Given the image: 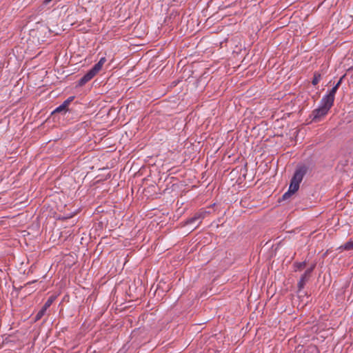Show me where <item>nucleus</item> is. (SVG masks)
Instances as JSON below:
<instances>
[{
    "label": "nucleus",
    "mask_w": 353,
    "mask_h": 353,
    "mask_svg": "<svg viewBox=\"0 0 353 353\" xmlns=\"http://www.w3.org/2000/svg\"><path fill=\"white\" fill-rule=\"evenodd\" d=\"M332 106V104L321 99L319 107L314 109L310 115V118L312 119L311 121L314 123L321 121L328 114Z\"/></svg>",
    "instance_id": "obj_1"
},
{
    "label": "nucleus",
    "mask_w": 353,
    "mask_h": 353,
    "mask_svg": "<svg viewBox=\"0 0 353 353\" xmlns=\"http://www.w3.org/2000/svg\"><path fill=\"white\" fill-rule=\"evenodd\" d=\"M46 311L47 310L42 307L41 309L37 313V314L34 317V321H39L44 316Z\"/></svg>",
    "instance_id": "obj_13"
},
{
    "label": "nucleus",
    "mask_w": 353,
    "mask_h": 353,
    "mask_svg": "<svg viewBox=\"0 0 353 353\" xmlns=\"http://www.w3.org/2000/svg\"><path fill=\"white\" fill-rule=\"evenodd\" d=\"M36 282H37V281H36V280H34V281H32L28 282V283H26L24 285V286H21L19 288H18V289H17V290H21L22 288H26L28 285H31V284H32V283H36Z\"/></svg>",
    "instance_id": "obj_14"
},
{
    "label": "nucleus",
    "mask_w": 353,
    "mask_h": 353,
    "mask_svg": "<svg viewBox=\"0 0 353 353\" xmlns=\"http://www.w3.org/2000/svg\"><path fill=\"white\" fill-rule=\"evenodd\" d=\"M74 96L70 97L65 101H64V102L65 103V104H68L69 105L71 103V102L74 100Z\"/></svg>",
    "instance_id": "obj_16"
},
{
    "label": "nucleus",
    "mask_w": 353,
    "mask_h": 353,
    "mask_svg": "<svg viewBox=\"0 0 353 353\" xmlns=\"http://www.w3.org/2000/svg\"><path fill=\"white\" fill-rule=\"evenodd\" d=\"M339 89V87L334 85L329 92L328 94H325L322 99L326 101L327 102L334 105L335 94Z\"/></svg>",
    "instance_id": "obj_6"
},
{
    "label": "nucleus",
    "mask_w": 353,
    "mask_h": 353,
    "mask_svg": "<svg viewBox=\"0 0 353 353\" xmlns=\"http://www.w3.org/2000/svg\"><path fill=\"white\" fill-rule=\"evenodd\" d=\"M346 74H343L340 79L338 81V82L336 83L335 85L338 86L339 88L340 87L341 84L343 82V79L345 77Z\"/></svg>",
    "instance_id": "obj_15"
},
{
    "label": "nucleus",
    "mask_w": 353,
    "mask_h": 353,
    "mask_svg": "<svg viewBox=\"0 0 353 353\" xmlns=\"http://www.w3.org/2000/svg\"><path fill=\"white\" fill-rule=\"evenodd\" d=\"M57 296L52 295L50 296L48 300L46 301L44 305H43V307L45 308L46 310L50 307V305L52 304V303L55 301Z\"/></svg>",
    "instance_id": "obj_10"
},
{
    "label": "nucleus",
    "mask_w": 353,
    "mask_h": 353,
    "mask_svg": "<svg viewBox=\"0 0 353 353\" xmlns=\"http://www.w3.org/2000/svg\"><path fill=\"white\" fill-rule=\"evenodd\" d=\"M105 57H101L99 62L96 63L88 72L82 77L77 83L76 87H82L90 81L101 70L103 64L105 63Z\"/></svg>",
    "instance_id": "obj_2"
},
{
    "label": "nucleus",
    "mask_w": 353,
    "mask_h": 353,
    "mask_svg": "<svg viewBox=\"0 0 353 353\" xmlns=\"http://www.w3.org/2000/svg\"><path fill=\"white\" fill-rule=\"evenodd\" d=\"M306 266V261L303 262H295L294 263V267L295 268V271H301L303 270Z\"/></svg>",
    "instance_id": "obj_12"
},
{
    "label": "nucleus",
    "mask_w": 353,
    "mask_h": 353,
    "mask_svg": "<svg viewBox=\"0 0 353 353\" xmlns=\"http://www.w3.org/2000/svg\"><path fill=\"white\" fill-rule=\"evenodd\" d=\"M299 190L298 188H293V185L292 184H290V187H289V189L288 190V192H286L283 196H282V199L283 200H286L288 199H289L292 194H294L297 190Z\"/></svg>",
    "instance_id": "obj_7"
},
{
    "label": "nucleus",
    "mask_w": 353,
    "mask_h": 353,
    "mask_svg": "<svg viewBox=\"0 0 353 353\" xmlns=\"http://www.w3.org/2000/svg\"><path fill=\"white\" fill-rule=\"evenodd\" d=\"M339 250H353V239H350L348 241H347L343 245H341L339 248Z\"/></svg>",
    "instance_id": "obj_8"
},
{
    "label": "nucleus",
    "mask_w": 353,
    "mask_h": 353,
    "mask_svg": "<svg viewBox=\"0 0 353 353\" xmlns=\"http://www.w3.org/2000/svg\"><path fill=\"white\" fill-rule=\"evenodd\" d=\"M68 104H65V103L63 101V103L60 105L59 106H58L54 111L52 113H59V112H63V113H65L66 112H68L69 110L68 109Z\"/></svg>",
    "instance_id": "obj_9"
},
{
    "label": "nucleus",
    "mask_w": 353,
    "mask_h": 353,
    "mask_svg": "<svg viewBox=\"0 0 353 353\" xmlns=\"http://www.w3.org/2000/svg\"><path fill=\"white\" fill-rule=\"evenodd\" d=\"M34 290H31V291H28V292H26V294H31L32 292H34Z\"/></svg>",
    "instance_id": "obj_17"
},
{
    "label": "nucleus",
    "mask_w": 353,
    "mask_h": 353,
    "mask_svg": "<svg viewBox=\"0 0 353 353\" xmlns=\"http://www.w3.org/2000/svg\"><path fill=\"white\" fill-rule=\"evenodd\" d=\"M316 267V264L314 263L312 266L307 268L305 272L301 275L299 281L297 283V287L299 291L303 290L306 284V283L310 280L312 273L314 271Z\"/></svg>",
    "instance_id": "obj_4"
},
{
    "label": "nucleus",
    "mask_w": 353,
    "mask_h": 353,
    "mask_svg": "<svg viewBox=\"0 0 353 353\" xmlns=\"http://www.w3.org/2000/svg\"><path fill=\"white\" fill-rule=\"evenodd\" d=\"M208 214V212L201 209L199 210L198 212H195L193 216L188 218L185 221V224L190 225L196 223V221H199L200 223L201 222V220L203 219L206 215Z\"/></svg>",
    "instance_id": "obj_5"
},
{
    "label": "nucleus",
    "mask_w": 353,
    "mask_h": 353,
    "mask_svg": "<svg viewBox=\"0 0 353 353\" xmlns=\"http://www.w3.org/2000/svg\"><path fill=\"white\" fill-rule=\"evenodd\" d=\"M321 79V74L319 72H315L314 73L313 79L312 81V83L313 85H316Z\"/></svg>",
    "instance_id": "obj_11"
},
{
    "label": "nucleus",
    "mask_w": 353,
    "mask_h": 353,
    "mask_svg": "<svg viewBox=\"0 0 353 353\" xmlns=\"http://www.w3.org/2000/svg\"><path fill=\"white\" fill-rule=\"evenodd\" d=\"M309 167L306 165H299L296 167L294 175L290 181V184L293 185V188H299L304 176L307 174Z\"/></svg>",
    "instance_id": "obj_3"
}]
</instances>
